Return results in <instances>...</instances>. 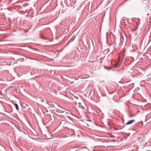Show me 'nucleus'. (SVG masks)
Segmentation results:
<instances>
[{
    "mask_svg": "<svg viewBox=\"0 0 151 151\" xmlns=\"http://www.w3.org/2000/svg\"><path fill=\"white\" fill-rule=\"evenodd\" d=\"M135 122L134 119H132L128 121L126 124V125H128L132 124Z\"/></svg>",
    "mask_w": 151,
    "mask_h": 151,
    "instance_id": "f257e3e1",
    "label": "nucleus"
},
{
    "mask_svg": "<svg viewBox=\"0 0 151 151\" xmlns=\"http://www.w3.org/2000/svg\"><path fill=\"white\" fill-rule=\"evenodd\" d=\"M62 110V109H58V110H59V111L60 112H64L65 111V109H64L63 108H61Z\"/></svg>",
    "mask_w": 151,
    "mask_h": 151,
    "instance_id": "f03ea898",
    "label": "nucleus"
},
{
    "mask_svg": "<svg viewBox=\"0 0 151 151\" xmlns=\"http://www.w3.org/2000/svg\"><path fill=\"white\" fill-rule=\"evenodd\" d=\"M14 105H15V106L16 108V109L17 110H18L19 109V107H18V104H16V103H15V104H14Z\"/></svg>",
    "mask_w": 151,
    "mask_h": 151,
    "instance_id": "7ed1b4c3",
    "label": "nucleus"
},
{
    "mask_svg": "<svg viewBox=\"0 0 151 151\" xmlns=\"http://www.w3.org/2000/svg\"><path fill=\"white\" fill-rule=\"evenodd\" d=\"M79 107H80L81 109H84V107L83 106H81V105H79Z\"/></svg>",
    "mask_w": 151,
    "mask_h": 151,
    "instance_id": "20e7f679",
    "label": "nucleus"
},
{
    "mask_svg": "<svg viewBox=\"0 0 151 151\" xmlns=\"http://www.w3.org/2000/svg\"><path fill=\"white\" fill-rule=\"evenodd\" d=\"M104 68H106V69L107 70H109V69H111V68L109 67H107L105 66Z\"/></svg>",
    "mask_w": 151,
    "mask_h": 151,
    "instance_id": "39448f33",
    "label": "nucleus"
},
{
    "mask_svg": "<svg viewBox=\"0 0 151 151\" xmlns=\"http://www.w3.org/2000/svg\"><path fill=\"white\" fill-rule=\"evenodd\" d=\"M81 78L82 79H84V78H85V77H82Z\"/></svg>",
    "mask_w": 151,
    "mask_h": 151,
    "instance_id": "423d86ee",
    "label": "nucleus"
},
{
    "mask_svg": "<svg viewBox=\"0 0 151 151\" xmlns=\"http://www.w3.org/2000/svg\"><path fill=\"white\" fill-rule=\"evenodd\" d=\"M78 104L79 105H80L81 104V103H79Z\"/></svg>",
    "mask_w": 151,
    "mask_h": 151,
    "instance_id": "0eeeda50",
    "label": "nucleus"
},
{
    "mask_svg": "<svg viewBox=\"0 0 151 151\" xmlns=\"http://www.w3.org/2000/svg\"><path fill=\"white\" fill-rule=\"evenodd\" d=\"M69 114V113H68V112L66 113V114Z\"/></svg>",
    "mask_w": 151,
    "mask_h": 151,
    "instance_id": "6e6552de",
    "label": "nucleus"
},
{
    "mask_svg": "<svg viewBox=\"0 0 151 151\" xmlns=\"http://www.w3.org/2000/svg\"><path fill=\"white\" fill-rule=\"evenodd\" d=\"M41 37H42V38H43L42 36H41Z\"/></svg>",
    "mask_w": 151,
    "mask_h": 151,
    "instance_id": "1a4fd4ad",
    "label": "nucleus"
},
{
    "mask_svg": "<svg viewBox=\"0 0 151 151\" xmlns=\"http://www.w3.org/2000/svg\"><path fill=\"white\" fill-rule=\"evenodd\" d=\"M137 33H135V35H137Z\"/></svg>",
    "mask_w": 151,
    "mask_h": 151,
    "instance_id": "9d476101",
    "label": "nucleus"
}]
</instances>
